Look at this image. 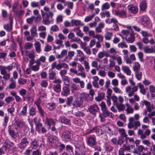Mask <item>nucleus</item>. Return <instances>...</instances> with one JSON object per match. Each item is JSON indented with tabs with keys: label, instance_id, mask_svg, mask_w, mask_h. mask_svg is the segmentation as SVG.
<instances>
[{
	"label": "nucleus",
	"instance_id": "43",
	"mask_svg": "<svg viewBox=\"0 0 155 155\" xmlns=\"http://www.w3.org/2000/svg\"><path fill=\"white\" fill-rule=\"evenodd\" d=\"M13 68V67L12 65H9L7 66H0V68L5 71H6V70H8V71H11L12 70Z\"/></svg>",
	"mask_w": 155,
	"mask_h": 155
},
{
	"label": "nucleus",
	"instance_id": "29",
	"mask_svg": "<svg viewBox=\"0 0 155 155\" xmlns=\"http://www.w3.org/2000/svg\"><path fill=\"white\" fill-rule=\"evenodd\" d=\"M122 69L124 72L126 73L127 75H130L131 74V71L129 67L126 66H122Z\"/></svg>",
	"mask_w": 155,
	"mask_h": 155
},
{
	"label": "nucleus",
	"instance_id": "48",
	"mask_svg": "<svg viewBox=\"0 0 155 155\" xmlns=\"http://www.w3.org/2000/svg\"><path fill=\"white\" fill-rule=\"evenodd\" d=\"M118 132L121 133L122 135L124 137H125L126 139H129V138L127 137V135L126 134V132L125 130L123 128H120L118 130Z\"/></svg>",
	"mask_w": 155,
	"mask_h": 155
},
{
	"label": "nucleus",
	"instance_id": "11",
	"mask_svg": "<svg viewBox=\"0 0 155 155\" xmlns=\"http://www.w3.org/2000/svg\"><path fill=\"white\" fill-rule=\"evenodd\" d=\"M15 128L12 125H9L8 127V131L9 135L12 138H15Z\"/></svg>",
	"mask_w": 155,
	"mask_h": 155
},
{
	"label": "nucleus",
	"instance_id": "51",
	"mask_svg": "<svg viewBox=\"0 0 155 155\" xmlns=\"http://www.w3.org/2000/svg\"><path fill=\"white\" fill-rule=\"evenodd\" d=\"M74 54V52L73 51H69L68 52V56H66L65 58V59H69V60H71L72 57H73Z\"/></svg>",
	"mask_w": 155,
	"mask_h": 155
},
{
	"label": "nucleus",
	"instance_id": "54",
	"mask_svg": "<svg viewBox=\"0 0 155 155\" xmlns=\"http://www.w3.org/2000/svg\"><path fill=\"white\" fill-rule=\"evenodd\" d=\"M147 147H144L141 145L138 147L137 148V150L138 152H142L144 151H147Z\"/></svg>",
	"mask_w": 155,
	"mask_h": 155
},
{
	"label": "nucleus",
	"instance_id": "34",
	"mask_svg": "<svg viewBox=\"0 0 155 155\" xmlns=\"http://www.w3.org/2000/svg\"><path fill=\"white\" fill-rule=\"evenodd\" d=\"M137 84L139 88L140 89V93L143 95H145L146 93V90L144 87V85L141 84L140 83H138Z\"/></svg>",
	"mask_w": 155,
	"mask_h": 155
},
{
	"label": "nucleus",
	"instance_id": "9",
	"mask_svg": "<svg viewBox=\"0 0 155 155\" xmlns=\"http://www.w3.org/2000/svg\"><path fill=\"white\" fill-rule=\"evenodd\" d=\"M142 25L144 27H147L150 24V19L147 16H142L140 19Z\"/></svg>",
	"mask_w": 155,
	"mask_h": 155
},
{
	"label": "nucleus",
	"instance_id": "35",
	"mask_svg": "<svg viewBox=\"0 0 155 155\" xmlns=\"http://www.w3.org/2000/svg\"><path fill=\"white\" fill-rule=\"evenodd\" d=\"M31 35L33 37H35L37 35L36 27L35 26L32 27L30 29Z\"/></svg>",
	"mask_w": 155,
	"mask_h": 155
},
{
	"label": "nucleus",
	"instance_id": "20",
	"mask_svg": "<svg viewBox=\"0 0 155 155\" xmlns=\"http://www.w3.org/2000/svg\"><path fill=\"white\" fill-rule=\"evenodd\" d=\"M30 146L32 149H36L39 146L38 141L36 139H34L30 143Z\"/></svg>",
	"mask_w": 155,
	"mask_h": 155
},
{
	"label": "nucleus",
	"instance_id": "53",
	"mask_svg": "<svg viewBox=\"0 0 155 155\" xmlns=\"http://www.w3.org/2000/svg\"><path fill=\"white\" fill-rule=\"evenodd\" d=\"M7 150V147L5 145H3L0 148V155H2L5 153V152Z\"/></svg>",
	"mask_w": 155,
	"mask_h": 155
},
{
	"label": "nucleus",
	"instance_id": "26",
	"mask_svg": "<svg viewBox=\"0 0 155 155\" xmlns=\"http://www.w3.org/2000/svg\"><path fill=\"white\" fill-rule=\"evenodd\" d=\"M60 120L62 123H64L65 124L69 125L71 124L70 120L65 117H61Z\"/></svg>",
	"mask_w": 155,
	"mask_h": 155
},
{
	"label": "nucleus",
	"instance_id": "41",
	"mask_svg": "<svg viewBox=\"0 0 155 155\" xmlns=\"http://www.w3.org/2000/svg\"><path fill=\"white\" fill-rule=\"evenodd\" d=\"M57 146H58L60 152H62L66 147L65 145L61 142H59V145H57Z\"/></svg>",
	"mask_w": 155,
	"mask_h": 155
},
{
	"label": "nucleus",
	"instance_id": "10",
	"mask_svg": "<svg viewBox=\"0 0 155 155\" xmlns=\"http://www.w3.org/2000/svg\"><path fill=\"white\" fill-rule=\"evenodd\" d=\"M70 91L69 86L65 85L62 87L61 94L62 96L67 97L70 94Z\"/></svg>",
	"mask_w": 155,
	"mask_h": 155
},
{
	"label": "nucleus",
	"instance_id": "31",
	"mask_svg": "<svg viewBox=\"0 0 155 155\" xmlns=\"http://www.w3.org/2000/svg\"><path fill=\"white\" fill-rule=\"evenodd\" d=\"M11 83L9 85L8 87L12 89H14L16 86V81L12 77L10 80Z\"/></svg>",
	"mask_w": 155,
	"mask_h": 155
},
{
	"label": "nucleus",
	"instance_id": "47",
	"mask_svg": "<svg viewBox=\"0 0 155 155\" xmlns=\"http://www.w3.org/2000/svg\"><path fill=\"white\" fill-rule=\"evenodd\" d=\"M71 22L72 23V26L74 25L78 26L81 24V21L79 20L72 19L71 20Z\"/></svg>",
	"mask_w": 155,
	"mask_h": 155
},
{
	"label": "nucleus",
	"instance_id": "62",
	"mask_svg": "<svg viewBox=\"0 0 155 155\" xmlns=\"http://www.w3.org/2000/svg\"><path fill=\"white\" fill-rule=\"evenodd\" d=\"M140 33L143 36L145 37L148 36H151L152 35L151 34L148 33L147 31L143 30L141 31Z\"/></svg>",
	"mask_w": 155,
	"mask_h": 155
},
{
	"label": "nucleus",
	"instance_id": "25",
	"mask_svg": "<svg viewBox=\"0 0 155 155\" xmlns=\"http://www.w3.org/2000/svg\"><path fill=\"white\" fill-rule=\"evenodd\" d=\"M139 6L140 11H145L147 8L146 2L145 0L142 1L140 4Z\"/></svg>",
	"mask_w": 155,
	"mask_h": 155
},
{
	"label": "nucleus",
	"instance_id": "6",
	"mask_svg": "<svg viewBox=\"0 0 155 155\" xmlns=\"http://www.w3.org/2000/svg\"><path fill=\"white\" fill-rule=\"evenodd\" d=\"M115 14L117 16L123 18H126L127 17L126 8H124L121 10H115Z\"/></svg>",
	"mask_w": 155,
	"mask_h": 155
},
{
	"label": "nucleus",
	"instance_id": "50",
	"mask_svg": "<svg viewBox=\"0 0 155 155\" xmlns=\"http://www.w3.org/2000/svg\"><path fill=\"white\" fill-rule=\"evenodd\" d=\"M136 78L138 80H141L142 75V73L140 71L135 72Z\"/></svg>",
	"mask_w": 155,
	"mask_h": 155
},
{
	"label": "nucleus",
	"instance_id": "30",
	"mask_svg": "<svg viewBox=\"0 0 155 155\" xmlns=\"http://www.w3.org/2000/svg\"><path fill=\"white\" fill-rule=\"evenodd\" d=\"M114 106H116L119 112L123 110L125 107V106L124 104H122L121 103H119V102L117 103L116 105H115Z\"/></svg>",
	"mask_w": 155,
	"mask_h": 155
},
{
	"label": "nucleus",
	"instance_id": "52",
	"mask_svg": "<svg viewBox=\"0 0 155 155\" xmlns=\"http://www.w3.org/2000/svg\"><path fill=\"white\" fill-rule=\"evenodd\" d=\"M15 123L18 127L21 128L23 126V123L21 120H17L15 121Z\"/></svg>",
	"mask_w": 155,
	"mask_h": 155
},
{
	"label": "nucleus",
	"instance_id": "14",
	"mask_svg": "<svg viewBox=\"0 0 155 155\" xmlns=\"http://www.w3.org/2000/svg\"><path fill=\"white\" fill-rule=\"evenodd\" d=\"M127 8L129 13L134 14H136L138 12V8L137 6L132 5H129Z\"/></svg>",
	"mask_w": 155,
	"mask_h": 155
},
{
	"label": "nucleus",
	"instance_id": "18",
	"mask_svg": "<svg viewBox=\"0 0 155 155\" xmlns=\"http://www.w3.org/2000/svg\"><path fill=\"white\" fill-rule=\"evenodd\" d=\"M51 68L52 69H53L55 68L57 70H59L62 68V63L59 61L58 63L57 64V62L54 61L52 64Z\"/></svg>",
	"mask_w": 155,
	"mask_h": 155
},
{
	"label": "nucleus",
	"instance_id": "4",
	"mask_svg": "<svg viewBox=\"0 0 155 155\" xmlns=\"http://www.w3.org/2000/svg\"><path fill=\"white\" fill-rule=\"evenodd\" d=\"M53 83L56 84L53 85V89L57 93H59L61 91V81L59 79H55L53 81Z\"/></svg>",
	"mask_w": 155,
	"mask_h": 155
},
{
	"label": "nucleus",
	"instance_id": "22",
	"mask_svg": "<svg viewBox=\"0 0 155 155\" xmlns=\"http://www.w3.org/2000/svg\"><path fill=\"white\" fill-rule=\"evenodd\" d=\"M50 69L49 70L48 78L50 80H53L56 78V73L55 71Z\"/></svg>",
	"mask_w": 155,
	"mask_h": 155
},
{
	"label": "nucleus",
	"instance_id": "2",
	"mask_svg": "<svg viewBox=\"0 0 155 155\" xmlns=\"http://www.w3.org/2000/svg\"><path fill=\"white\" fill-rule=\"evenodd\" d=\"M87 144L91 147H94L97 144L96 137L94 135H90L87 137Z\"/></svg>",
	"mask_w": 155,
	"mask_h": 155
},
{
	"label": "nucleus",
	"instance_id": "3",
	"mask_svg": "<svg viewBox=\"0 0 155 155\" xmlns=\"http://www.w3.org/2000/svg\"><path fill=\"white\" fill-rule=\"evenodd\" d=\"M29 142L27 137L23 138L21 140L20 143L18 144V148L22 150H24L29 144Z\"/></svg>",
	"mask_w": 155,
	"mask_h": 155
},
{
	"label": "nucleus",
	"instance_id": "15",
	"mask_svg": "<svg viewBox=\"0 0 155 155\" xmlns=\"http://www.w3.org/2000/svg\"><path fill=\"white\" fill-rule=\"evenodd\" d=\"M101 111H102V115L104 117H106L110 116V118H112L114 117V114L108 110L107 108L101 110Z\"/></svg>",
	"mask_w": 155,
	"mask_h": 155
},
{
	"label": "nucleus",
	"instance_id": "60",
	"mask_svg": "<svg viewBox=\"0 0 155 155\" xmlns=\"http://www.w3.org/2000/svg\"><path fill=\"white\" fill-rule=\"evenodd\" d=\"M133 146L132 145H126L125 144H124L123 145V147L124 149L126 151H130L131 149V147L132 148Z\"/></svg>",
	"mask_w": 155,
	"mask_h": 155
},
{
	"label": "nucleus",
	"instance_id": "13",
	"mask_svg": "<svg viewBox=\"0 0 155 155\" xmlns=\"http://www.w3.org/2000/svg\"><path fill=\"white\" fill-rule=\"evenodd\" d=\"M74 146L76 149L80 152L84 150L85 149L84 143L80 141L78 142V143H76Z\"/></svg>",
	"mask_w": 155,
	"mask_h": 155
},
{
	"label": "nucleus",
	"instance_id": "7",
	"mask_svg": "<svg viewBox=\"0 0 155 155\" xmlns=\"http://www.w3.org/2000/svg\"><path fill=\"white\" fill-rule=\"evenodd\" d=\"M88 111L91 114L95 115L99 110V108L97 104H94L89 106L88 109Z\"/></svg>",
	"mask_w": 155,
	"mask_h": 155
},
{
	"label": "nucleus",
	"instance_id": "58",
	"mask_svg": "<svg viewBox=\"0 0 155 155\" xmlns=\"http://www.w3.org/2000/svg\"><path fill=\"white\" fill-rule=\"evenodd\" d=\"M113 101V105L114 106L116 105L117 103H118L117 102L118 98L115 95H113L111 97Z\"/></svg>",
	"mask_w": 155,
	"mask_h": 155
},
{
	"label": "nucleus",
	"instance_id": "40",
	"mask_svg": "<svg viewBox=\"0 0 155 155\" xmlns=\"http://www.w3.org/2000/svg\"><path fill=\"white\" fill-rule=\"evenodd\" d=\"M27 110V105H26L23 108L22 110L20 113L19 115L23 116H26Z\"/></svg>",
	"mask_w": 155,
	"mask_h": 155
},
{
	"label": "nucleus",
	"instance_id": "61",
	"mask_svg": "<svg viewBox=\"0 0 155 155\" xmlns=\"http://www.w3.org/2000/svg\"><path fill=\"white\" fill-rule=\"evenodd\" d=\"M15 108L12 106L10 107L7 109V110L8 112L10 113L11 115L14 116V115L13 113L15 111Z\"/></svg>",
	"mask_w": 155,
	"mask_h": 155
},
{
	"label": "nucleus",
	"instance_id": "64",
	"mask_svg": "<svg viewBox=\"0 0 155 155\" xmlns=\"http://www.w3.org/2000/svg\"><path fill=\"white\" fill-rule=\"evenodd\" d=\"M29 67L31 70L34 71H37L39 69V67L37 65L29 66Z\"/></svg>",
	"mask_w": 155,
	"mask_h": 155
},
{
	"label": "nucleus",
	"instance_id": "63",
	"mask_svg": "<svg viewBox=\"0 0 155 155\" xmlns=\"http://www.w3.org/2000/svg\"><path fill=\"white\" fill-rule=\"evenodd\" d=\"M9 117L7 116H5L4 119V122L3 123V126L4 127H6L7 126V123L8 121Z\"/></svg>",
	"mask_w": 155,
	"mask_h": 155
},
{
	"label": "nucleus",
	"instance_id": "23",
	"mask_svg": "<svg viewBox=\"0 0 155 155\" xmlns=\"http://www.w3.org/2000/svg\"><path fill=\"white\" fill-rule=\"evenodd\" d=\"M83 101L79 100V98L76 99L72 104L74 107L78 108L80 107L82 104Z\"/></svg>",
	"mask_w": 155,
	"mask_h": 155
},
{
	"label": "nucleus",
	"instance_id": "39",
	"mask_svg": "<svg viewBox=\"0 0 155 155\" xmlns=\"http://www.w3.org/2000/svg\"><path fill=\"white\" fill-rule=\"evenodd\" d=\"M61 77L63 81L64 82V83L65 85L69 86V80L68 79V77L65 76Z\"/></svg>",
	"mask_w": 155,
	"mask_h": 155
},
{
	"label": "nucleus",
	"instance_id": "36",
	"mask_svg": "<svg viewBox=\"0 0 155 155\" xmlns=\"http://www.w3.org/2000/svg\"><path fill=\"white\" fill-rule=\"evenodd\" d=\"M35 46L36 51L37 52L40 53L41 51V45L39 42L38 41L36 42L35 43Z\"/></svg>",
	"mask_w": 155,
	"mask_h": 155
},
{
	"label": "nucleus",
	"instance_id": "24",
	"mask_svg": "<svg viewBox=\"0 0 155 155\" xmlns=\"http://www.w3.org/2000/svg\"><path fill=\"white\" fill-rule=\"evenodd\" d=\"M143 50L146 53H155V47H151L150 48H149L148 46H146L144 48Z\"/></svg>",
	"mask_w": 155,
	"mask_h": 155
},
{
	"label": "nucleus",
	"instance_id": "57",
	"mask_svg": "<svg viewBox=\"0 0 155 155\" xmlns=\"http://www.w3.org/2000/svg\"><path fill=\"white\" fill-rule=\"evenodd\" d=\"M93 37L94 38H97L98 41L101 42L103 41V37L101 35L97 34L93 36Z\"/></svg>",
	"mask_w": 155,
	"mask_h": 155
},
{
	"label": "nucleus",
	"instance_id": "21",
	"mask_svg": "<svg viewBox=\"0 0 155 155\" xmlns=\"http://www.w3.org/2000/svg\"><path fill=\"white\" fill-rule=\"evenodd\" d=\"M130 34V37L127 38L126 37L125 38V39L128 43H132L134 42L135 39L134 31H132Z\"/></svg>",
	"mask_w": 155,
	"mask_h": 155
},
{
	"label": "nucleus",
	"instance_id": "38",
	"mask_svg": "<svg viewBox=\"0 0 155 155\" xmlns=\"http://www.w3.org/2000/svg\"><path fill=\"white\" fill-rule=\"evenodd\" d=\"M140 68V65L138 62H136L135 65L133 67V70L135 72L139 71Z\"/></svg>",
	"mask_w": 155,
	"mask_h": 155
},
{
	"label": "nucleus",
	"instance_id": "33",
	"mask_svg": "<svg viewBox=\"0 0 155 155\" xmlns=\"http://www.w3.org/2000/svg\"><path fill=\"white\" fill-rule=\"evenodd\" d=\"M55 104L54 102H50L47 103L46 104V107L50 110L51 111L52 109L55 108Z\"/></svg>",
	"mask_w": 155,
	"mask_h": 155
},
{
	"label": "nucleus",
	"instance_id": "59",
	"mask_svg": "<svg viewBox=\"0 0 155 155\" xmlns=\"http://www.w3.org/2000/svg\"><path fill=\"white\" fill-rule=\"evenodd\" d=\"M127 114L133 113L134 112V109L132 107L130 106H127V107L125 110Z\"/></svg>",
	"mask_w": 155,
	"mask_h": 155
},
{
	"label": "nucleus",
	"instance_id": "55",
	"mask_svg": "<svg viewBox=\"0 0 155 155\" xmlns=\"http://www.w3.org/2000/svg\"><path fill=\"white\" fill-rule=\"evenodd\" d=\"M74 115L77 117H83L84 116L85 114L82 111H78L75 113Z\"/></svg>",
	"mask_w": 155,
	"mask_h": 155
},
{
	"label": "nucleus",
	"instance_id": "45",
	"mask_svg": "<svg viewBox=\"0 0 155 155\" xmlns=\"http://www.w3.org/2000/svg\"><path fill=\"white\" fill-rule=\"evenodd\" d=\"M74 31H76L77 35L80 37H82L83 34L81 32V31L79 29V27L74 28Z\"/></svg>",
	"mask_w": 155,
	"mask_h": 155
},
{
	"label": "nucleus",
	"instance_id": "8",
	"mask_svg": "<svg viewBox=\"0 0 155 155\" xmlns=\"http://www.w3.org/2000/svg\"><path fill=\"white\" fill-rule=\"evenodd\" d=\"M49 140L52 147H57L58 143V139L57 137L55 136H52L49 138Z\"/></svg>",
	"mask_w": 155,
	"mask_h": 155
},
{
	"label": "nucleus",
	"instance_id": "44",
	"mask_svg": "<svg viewBox=\"0 0 155 155\" xmlns=\"http://www.w3.org/2000/svg\"><path fill=\"white\" fill-rule=\"evenodd\" d=\"M4 28L7 31L9 32L12 30V25L8 23L4 25Z\"/></svg>",
	"mask_w": 155,
	"mask_h": 155
},
{
	"label": "nucleus",
	"instance_id": "17",
	"mask_svg": "<svg viewBox=\"0 0 155 155\" xmlns=\"http://www.w3.org/2000/svg\"><path fill=\"white\" fill-rule=\"evenodd\" d=\"M94 132H95L97 135L98 136H100L102 135L104 132L103 130L102 129L97 127H94L90 130L89 133H90Z\"/></svg>",
	"mask_w": 155,
	"mask_h": 155
},
{
	"label": "nucleus",
	"instance_id": "42",
	"mask_svg": "<svg viewBox=\"0 0 155 155\" xmlns=\"http://www.w3.org/2000/svg\"><path fill=\"white\" fill-rule=\"evenodd\" d=\"M36 110L35 108L32 106L29 110V115L31 116H33L36 115Z\"/></svg>",
	"mask_w": 155,
	"mask_h": 155
},
{
	"label": "nucleus",
	"instance_id": "12",
	"mask_svg": "<svg viewBox=\"0 0 155 155\" xmlns=\"http://www.w3.org/2000/svg\"><path fill=\"white\" fill-rule=\"evenodd\" d=\"M65 150L66 151L64 152L63 153H65L68 155H74L73 148L72 146L70 145H67L66 146Z\"/></svg>",
	"mask_w": 155,
	"mask_h": 155
},
{
	"label": "nucleus",
	"instance_id": "16",
	"mask_svg": "<svg viewBox=\"0 0 155 155\" xmlns=\"http://www.w3.org/2000/svg\"><path fill=\"white\" fill-rule=\"evenodd\" d=\"M46 121L45 122L46 124L48 126V129H50L51 128V126L52 125H56V123L55 120L51 118L47 117L46 119Z\"/></svg>",
	"mask_w": 155,
	"mask_h": 155
},
{
	"label": "nucleus",
	"instance_id": "27",
	"mask_svg": "<svg viewBox=\"0 0 155 155\" xmlns=\"http://www.w3.org/2000/svg\"><path fill=\"white\" fill-rule=\"evenodd\" d=\"M104 148L106 151L107 153H110L113 150L114 147L113 146L108 143L105 144Z\"/></svg>",
	"mask_w": 155,
	"mask_h": 155
},
{
	"label": "nucleus",
	"instance_id": "46",
	"mask_svg": "<svg viewBox=\"0 0 155 155\" xmlns=\"http://www.w3.org/2000/svg\"><path fill=\"white\" fill-rule=\"evenodd\" d=\"M67 50L64 49L62 50L60 54L56 56L57 58H60L64 57L67 53Z\"/></svg>",
	"mask_w": 155,
	"mask_h": 155
},
{
	"label": "nucleus",
	"instance_id": "32",
	"mask_svg": "<svg viewBox=\"0 0 155 155\" xmlns=\"http://www.w3.org/2000/svg\"><path fill=\"white\" fill-rule=\"evenodd\" d=\"M129 123L127 124V126L129 128L132 129L133 127L134 128V118L133 117H130L129 119Z\"/></svg>",
	"mask_w": 155,
	"mask_h": 155
},
{
	"label": "nucleus",
	"instance_id": "28",
	"mask_svg": "<svg viewBox=\"0 0 155 155\" xmlns=\"http://www.w3.org/2000/svg\"><path fill=\"white\" fill-rule=\"evenodd\" d=\"M105 94L103 92L99 93L97 96L95 97V100L97 101H101L104 98Z\"/></svg>",
	"mask_w": 155,
	"mask_h": 155
},
{
	"label": "nucleus",
	"instance_id": "19",
	"mask_svg": "<svg viewBox=\"0 0 155 155\" xmlns=\"http://www.w3.org/2000/svg\"><path fill=\"white\" fill-rule=\"evenodd\" d=\"M0 71L1 74L3 75V78L5 80L7 81L10 79V75L7 73V71H4L0 68Z\"/></svg>",
	"mask_w": 155,
	"mask_h": 155
},
{
	"label": "nucleus",
	"instance_id": "37",
	"mask_svg": "<svg viewBox=\"0 0 155 155\" xmlns=\"http://www.w3.org/2000/svg\"><path fill=\"white\" fill-rule=\"evenodd\" d=\"M5 144L6 145L9 146L10 148L13 147L14 145L13 142L11 141L8 138H6L5 140Z\"/></svg>",
	"mask_w": 155,
	"mask_h": 155
},
{
	"label": "nucleus",
	"instance_id": "49",
	"mask_svg": "<svg viewBox=\"0 0 155 155\" xmlns=\"http://www.w3.org/2000/svg\"><path fill=\"white\" fill-rule=\"evenodd\" d=\"M95 16V13H94L91 15L86 17L84 20V21L86 22L91 21Z\"/></svg>",
	"mask_w": 155,
	"mask_h": 155
},
{
	"label": "nucleus",
	"instance_id": "5",
	"mask_svg": "<svg viewBox=\"0 0 155 155\" xmlns=\"http://www.w3.org/2000/svg\"><path fill=\"white\" fill-rule=\"evenodd\" d=\"M71 136L72 134L71 132L66 130L62 133L61 137L64 141L68 142L71 140Z\"/></svg>",
	"mask_w": 155,
	"mask_h": 155
},
{
	"label": "nucleus",
	"instance_id": "56",
	"mask_svg": "<svg viewBox=\"0 0 155 155\" xmlns=\"http://www.w3.org/2000/svg\"><path fill=\"white\" fill-rule=\"evenodd\" d=\"M73 99V97L70 96L67 98L66 104L68 106H70L72 102Z\"/></svg>",
	"mask_w": 155,
	"mask_h": 155
},
{
	"label": "nucleus",
	"instance_id": "1",
	"mask_svg": "<svg viewBox=\"0 0 155 155\" xmlns=\"http://www.w3.org/2000/svg\"><path fill=\"white\" fill-rule=\"evenodd\" d=\"M129 81L131 85L134 86L132 88L130 86H128L126 87L125 91L127 93H128V96L131 97L134 95V92L137 91L138 87L137 86H134L135 83L131 79H129Z\"/></svg>",
	"mask_w": 155,
	"mask_h": 155
}]
</instances>
